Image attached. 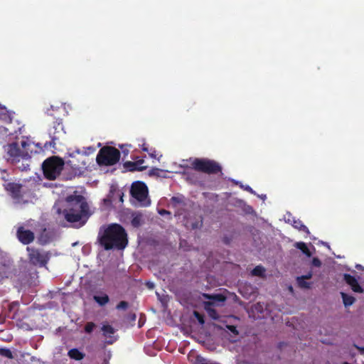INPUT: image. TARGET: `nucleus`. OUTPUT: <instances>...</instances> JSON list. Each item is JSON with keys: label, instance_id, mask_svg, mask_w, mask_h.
Masks as SVG:
<instances>
[{"label": "nucleus", "instance_id": "18", "mask_svg": "<svg viewBox=\"0 0 364 364\" xmlns=\"http://www.w3.org/2000/svg\"><path fill=\"white\" fill-rule=\"evenodd\" d=\"M0 119L6 122H11L12 119L11 113L9 112L6 108L0 105Z\"/></svg>", "mask_w": 364, "mask_h": 364}, {"label": "nucleus", "instance_id": "13", "mask_svg": "<svg viewBox=\"0 0 364 364\" xmlns=\"http://www.w3.org/2000/svg\"><path fill=\"white\" fill-rule=\"evenodd\" d=\"M16 234L19 241L25 245L31 243L34 240L33 232L25 229L23 227L18 228Z\"/></svg>", "mask_w": 364, "mask_h": 364}, {"label": "nucleus", "instance_id": "22", "mask_svg": "<svg viewBox=\"0 0 364 364\" xmlns=\"http://www.w3.org/2000/svg\"><path fill=\"white\" fill-rule=\"evenodd\" d=\"M142 215L140 214H136L133 216V218L132 220V226L135 228H138L142 224Z\"/></svg>", "mask_w": 364, "mask_h": 364}, {"label": "nucleus", "instance_id": "7", "mask_svg": "<svg viewBox=\"0 0 364 364\" xmlns=\"http://www.w3.org/2000/svg\"><path fill=\"white\" fill-rule=\"evenodd\" d=\"M64 163L58 158L46 159L42 164V169L45 177L49 180L55 179L60 173Z\"/></svg>", "mask_w": 364, "mask_h": 364}, {"label": "nucleus", "instance_id": "20", "mask_svg": "<svg viewBox=\"0 0 364 364\" xmlns=\"http://www.w3.org/2000/svg\"><path fill=\"white\" fill-rule=\"evenodd\" d=\"M343 304L346 307L351 306L355 301V299L349 294H347L344 292L341 293Z\"/></svg>", "mask_w": 364, "mask_h": 364}, {"label": "nucleus", "instance_id": "35", "mask_svg": "<svg viewBox=\"0 0 364 364\" xmlns=\"http://www.w3.org/2000/svg\"><path fill=\"white\" fill-rule=\"evenodd\" d=\"M162 171L160 170L159 168H153L151 171H150V174L151 175H155V176H159V173L161 172Z\"/></svg>", "mask_w": 364, "mask_h": 364}, {"label": "nucleus", "instance_id": "52", "mask_svg": "<svg viewBox=\"0 0 364 364\" xmlns=\"http://www.w3.org/2000/svg\"><path fill=\"white\" fill-rule=\"evenodd\" d=\"M136 169H138L137 168L134 167L133 168H132V170H136Z\"/></svg>", "mask_w": 364, "mask_h": 364}, {"label": "nucleus", "instance_id": "23", "mask_svg": "<svg viewBox=\"0 0 364 364\" xmlns=\"http://www.w3.org/2000/svg\"><path fill=\"white\" fill-rule=\"evenodd\" d=\"M296 282L299 287L302 289H309L311 287V283L306 282V279L301 277H298Z\"/></svg>", "mask_w": 364, "mask_h": 364}, {"label": "nucleus", "instance_id": "45", "mask_svg": "<svg viewBox=\"0 0 364 364\" xmlns=\"http://www.w3.org/2000/svg\"><path fill=\"white\" fill-rule=\"evenodd\" d=\"M125 165H126V166L132 165V166H136V164H134V163H131V162H127V163L125 164Z\"/></svg>", "mask_w": 364, "mask_h": 364}, {"label": "nucleus", "instance_id": "40", "mask_svg": "<svg viewBox=\"0 0 364 364\" xmlns=\"http://www.w3.org/2000/svg\"><path fill=\"white\" fill-rule=\"evenodd\" d=\"M301 277L304 278L305 279H309L312 277V273L309 272L306 275L301 276Z\"/></svg>", "mask_w": 364, "mask_h": 364}, {"label": "nucleus", "instance_id": "12", "mask_svg": "<svg viewBox=\"0 0 364 364\" xmlns=\"http://www.w3.org/2000/svg\"><path fill=\"white\" fill-rule=\"evenodd\" d=\"M101 330L107 344H112L117 341V337L115 336L116 330L111 325L103 323Z\"/></svg>", "mask_w": 364, "mask_h": 364}, {"label": "nucleus", "instance_id": "21", "mask_svg": "<svg viewBox=\"0 0 364 364\" xmlns=\"http://www.w3.org/2000/svg\"><path fill=\"white\" fill-rule=\"evenodd\" d=\"M68 355L70 358L80 360L84 358V354L82 353L78 349L73 348L68 351Z\"/></svg>", "mask_w": 364, "mask_h": 364}, {"label": "nucleus", "instance_id": "36", "mask_svg": "<svg viewBox=\"0 0 364 364\" xmlns=\"http://www.w3.org/2000/svg\"><path fill=\"white\" fill-rule=\"evenodd\" d=\"M227 327H228V328L231 332H232V333H235V334H237V329H236V327H235V326H228Z\"/></svg>", "mask_w": 364, "mask_h": 364}, {"label": "nucleus", "instance_id": "33", "mask_svg": "<svg viewBox=\"0 0 364 364\" xmlns=\"http://www.w3.org/2000/svg\"><path fill=\"white\" fill-rule=\"evenodd\" d=\"M194 315L200 324L204 323V322H205L204 319H203V316L199 313H198L197 311H194Z\"/></svg>", "mask_w": 364, "mask_h": 364}, {"label": "nucleus", "instance_id": "27", "mask_svg": "<svg viewBox=\"0 0 364 364\" xmlns=\"http://www.w3.org/2000/svg\"><path fill=\"white\" fill-rule=\"evenodd\" d=\"M0 355L2 356H4V357L9 358H13L11 351L9 349H6V348H1L0 349Z\"/></svg>", "mask_w": 364, "mask_h": 364}, {"label": "nucleus", "instance_id": "50", "mask_svg": "<svg viewBox=\"0 0 364 364\" xmlns=\"http://www.w3.org/2000/svg\"><path fill=\"white\" fill-rule=\"evenodd\" d=\"M50 109H51L52 110H55V109H56L57 108H56V107H54L53 105H50Z\"/></svg>", "mask_w": 364, "mask_h": 364}, {"label": "nucleus", "instance_id": "48", "mask_svg": "<svg viewBox=\"0 0 364 364\" xmlns=\"http://www.w3.org/2000/svg\"><path fill=\"white\" fill-rule=\"evenodd\" d=\"M49 111H50V109H48L46 111L47 114L52 115V113H50Z\"/></svg>", "mask_w": 364, "mask_h": 364}, {"label": "nucleus", "instance_id": "51", "mask_svg": "<svg viewBox=\"0 0 364 364\" xmlns=\"http://www.w3.org/2000/svg\"><path fill=\"white\" fill-rule=\"evenodd\" d=\"M77 245V242H74V243H73V246H75V245Z\"/></svg>", "mask_w": 364, "mask_h": 364}, {"label": "nucleus", "instance_id": "14", "mask_svg": "<svg viewBox=\"0 0 364 364\" xmlns=\"http://www.w3.org/2000/svg\"><path fill=\"white\" fill-rule=\"evenodd\" d=\"M343 279L351 287V289L356 293H363L364 289L359 284L357 279L348 274H343Z\"/></svg>", "mask_w": 364, "mask_h": 364}, {"label": "nucleus", "instance_id": "34", "mask_svg": "<svg viewBox=\"0 0 364 364\" xmlns=\"http://www.w3.org/2000/svg\"><path fill=\"white\" fill-rule=\"evenodd\" d=\"M312 265H314V267H319L321 265V262L317 257H314L312 259Z\"/></svg>", "mask_w": 364, "mask_h": 364}, {"label": "nucleus", "instance_id": "15", "mask_svg": "<svg viewBox=\"0 0 364 364\" xmlns=\"http://www.w3.org/2000/svg\"><path fill=\"white\" fill-rule=\"evenodd\" d=\"M285 220L291 224L295 228L303 230L304 232H306L307 234H309V230L306 226H305L302 222L298 219H296L294 217H293L291 214H287L285 216Z\"/></svg>", "mask_w": 364, "mask_h": 364}, {"label": "nucleus", "instance_id": "55", "mask_svg": "<svg viewBox=\"0 0 364 364\" xmlns=\"http://www.w3.org/2000/svg\"><path fill=\"white\" fill-rule=\"evenodd\" d=\"M363 350H364V348H363Z\"/></svg>", "mask_w": 364, "mask_h": 364}, {"label": "nucleus", "instance_id": "4", "mask_svg": "<svg viewBox=\"0 0 364 364\" xmlns=\"http://www.w3.org/2000/svg\"><path fill=\"white\" fill-rule=\"evenodd\" d=\"M148 193V188L144 183L141 181L134 182L130 189L132 203L138 207L149 206L151 204V200Z\"/></svg>", "mask_w": 364, "mask_h": 364}, {"label": "nucleus", "instance_id": "32", "mask_svg": "<svg viewBox=\"0 0 364 364\" xmlns=\"http://www.w3.org/2000/svg\"><path fill=\"white\" fill-rule=\"evenodd\" d=\"M127 307H128V303L124 301H120L117 306V309L119 310H121V309L125 310L127 309Z\"/></svg>", "mask_w": 364, "mask_h": 364}, {"label": "nucleus", "instance_id": "16", "mask_svg": "<svg viewBox=\"0 0 364 364\" xmlns=\"http://www.w3.org/2000/svg\"><path fill=\"white\" fill-rule=\"evenodd\" d=\"M4 188L8 191L13 198H17L20 196L21 185L15 183L8 182L3 184Z\"/></svg>", "mask_w": 364, "mask_h": 364}, {"label": "nucleus", "instance_id": "30", "mask_svg": "<svg viewBox=\"0 0 364 364\" xmlns=\"http://www.w3.org/2000/svg\"><path fill=\"white\" fill-rule=\"evenodd\" d=\"M95 327V324L92 322H88L86 325H85V331L86 333H91L94 328Z\"/></svg>", "mask_w": 364, "mask_h": 364}, {"label": "nucleus", "instance_id": "29", "mask_svg": "<svg viewBox=\"0 0 364 364\" xmlns=\"http://www.w3.org/2000/svg\"><path fill=\"white\" fill-rule=\"evenodd\" d=\"M235 183H236V184L240 185V186L242 188H243L244 190H245V191H247L250 192V193L254 194V195H255V194H256L255 191H254V190H253V189H252L250 186H248V185H245V186H244V185H242V184L240 182H239V181H235Z\"/></svg>", "mask_w": 364, "mask_h": 364}, {"label": "nucleus", "instance_id": "3", "mask_svg": "<svg viewBox=\"0 0 364 364\" xmlns=\"http://www.w3.org/2000/svg\"><path fill=\"white\" fill-rule=\"evenodd\" d=\"M100 243L105 250H123L127 245V233L121 225L112 224L105 230Z\"/></svg>", "mask_w": 364, "mask_h": 364}, {"label": "nucleus", "instance_id": "47", "mask_svg": "<svg viewBox=\"0 0 364 364\" xmlns=\"http://www.w3.org/2000/svg\"><path fill=\"white\" fill-rule=\"evenodd\" d=\"M87 150L90 151L91 152H93L94 151V149L92 148V147H88L87 148Z\"/></svg>", "mask_w": 364, "mask_h": 364}, {"label": "nucleus", "instance_id": "53", "mask_svg": "<svg viewBox=\"0 0 364 364\" xmlns=\"http://www.w3.org/2000/svg\"><path fill=\"white\" fill-rule=\"evenodd\" d=\"M289 290L292 291V287H289Z\"/></svg>", "mask_w": 364, "mask_h": 364}, {"label": "nucleus", "instance_id": "1", "mask_svg": "<svg viewBox=\"0 0 364 364\" xmlns=\"http://www.w3.org/2000/svg\"><path fill=\"white\" fill-rule=\"evenodd\" d=\"M53 209L58 215L63 213L66 220L75 228L84 225L92 215L87 203L80 195L68 196L65 200V208L63 212L58 208L57 204L54 205Z\"/></svg>", "mask_w": 364, "mask_h": 364}, {"label": "nucleus", "instance_id": "25", "mask_svg": "<svg viewBox=\"0 0 364 364\" xmlns=\"http://www.w3.org/2000/svg\"><path fill=\"white\" fill-rule=\"evenodd\" d=\"M9 273V271L8 265H4L2 267H1L0 268V281L4 278L8 277Z\"/></svg>", "mask_w": 364, "mask_h": 364}, {"label": "nucleus", "instance_id": "8", "mask_svg": "<svg viewBox=\"0 0 364 364\" xmlns=\"http://www.w3.org/2000/svg\"><path fill=\"white\" fill-rule=\"evenodd\" d=\"M193 168L208 173H215L220 171V166L214 161L206 159H196L192 162Z\"/></svg>", "mask_w": 364, "mask_h": 364}, {"label": "nucleus", "instance_id": "10", "mask_svg": "<svg viewBox=\"0 0 364 364\" xmlns=\"http://www.w3.org/2000/svg\"><path fill=\"white\" fill-rule=\"evenodd\" d=\"M48 134L51 141L49 142L50 146H54L56 142L61 139L65 134L64 127L61 120H57L48 129Z\"/></svg>", "mask_w": 364, "mask_h": 364}, {"label": "nucleus", "instance_id": "9", "mask_svg": "<svg viewBox=\"0 0 364 364\" xmlns=\"http://www.w3.org/2000/svg\"><path fill=\"white\" fill-rule=\"evenodd\" d=\"M26 250L28 252L29 262L32 264L43 267L48 263L50 259V255L48 252L30 247H28Z\"/></svg>", "mask_w": 364, "mask_h": 364}, {"label": "nucleus", "instance_id": "26", "mask_svg": "<svg viewBox=\"0 0 364 364\" xmlns=\"http://www.w3.org/2000/svg\"><path fill=\"white\" fill-rule=\"evenodd\" d=\"M264 272V269L261 266H257L252 271V275L262 276Z\"/></svg>", "mask_w": 364, "mask_h": 364}, {"label": "nucleus", "instance_id": "19", "mask_svg": "<svg viewBox=\"0 0 364 364\" xmlns=\"http://www.w3.org/2000/svg\"><path fill=\"white\" fill-rule=\"evenodd\" d=\"M94 300L101 306H105L107 304L109 301V298L107 294L101 293L97 295H95L93 296Z\"/></svg>", "mask_w": 364, "mask_h": 364}, {"label": "nucleus", "instance_id": "6", "mask_svg": "<svg viewBox=\"0 0 364 364\" xmlns=\"http://www.w3.org/2000/svg\"><path fill=\"white\" fill-rule=\"evenodd\" d=\"M119 158L120 153L118 149L111 146H105L100 150L96 160L100 165L112 166L117 164Z\"/></svg>", "mask_w": 364, "mask_h": 364}, {"label": "nucleus", "instance_id": "39", "mask_svg": "<svg viewBox=\"0 0 364 364\" xmlns=\"http://www.w3.org/2000/svg\"><path fill=\"white\" fill-rule=\"evenodd\" d=\"M304 255H306L307 257H310L311 256V252L310 250L306 247V249L303 252Z\"/></svg>", "mask_w": 364, "mask_h": 364}, {"label": "nucleus", "instance_id": "17", "mask_svg": "<svg viewBox=\"0 0 364 364\" xmlns=\"http://www.w3.org/2000/svg\"><path fill=\"white\" fill-rule=\"evenodd\" d=\"M115 196L119 197L120 201H123L122 193L120 192V191L111 189L109 194L107 196L106 198L103 200L104 203L107 206L110 205L112 203V202L115 200Z\"/></svg>", "mask_w": 364, "mask_h": 364}, {"label": "nucleus", "instance_id": "38", "mask_svg": "<svg viewBox=\"0 0 364 364\" xmlns=\"http://www.w3.org/2000/svg\"><path fill=\"white\" fill-rule=\"evenodd\" d=\"M124 145H119V148L122 149V152L124 155H127L129 153V150L127 149L124 148Z\"/></svg>", "mask_w": 364, "mask_h": 364}, {"label": "nucleus", "instance_id": "37", "mask_svg": "<svg viewBox=\"0 0 364 364\" xmlns=\"http://www.w3.org/2000/svg\"><path fill=\"white\" fill-rule=\"evenodd\" d=\"M159 213L161 215H170V212H168V210H164V209L159 210Z\"/></svg>", "mask_w": 364, "mask_h": 364}, {"label": "nucleus", "instance_id": "11", "mask_svg": "<svg viewBox=\"0 0 364 364\" xmlns=\"http://www.w3.org/2000/svg\"><path fill=\"white\" fill-rule=\"evenodd\" d=\"M203 297L204 299H208V301H204V304L210 305L212 306H222L224 305V303L226 301V297L221 294H203Z\"/></svg>", "mask_w": 364, "mask_h": 364}, {"label": "nucleus", "instance_id": "46", "mask_svg": "<svg viewBox=\"0 0 364 364\" xmlns=\"http://www.w3.org/2000/svg\"><path fill=\"white\" fill-rule=\"evenodd\" d=\"M260 198H262V200H265L266 199V195H261V196H258Z\"/></svg>", "mask_w": 364, "mask_h": 364}, {"label": "nucleus", "instance_id": "24", "mask_svg": "<svg viewBox=\"0 0 364 364\" xmlns=\"http://www.w3.org/2000/svg\"><path fill=\"white\" fill-rule=\"evenodd\" d=\"M205 309L208 311L210 316H211L213 319H218V315L215 309H213L212 306L204 304Z\"/></svg>", "mask_w": 364, "mask_h": 364}, {"label": "nucleus", "instance_id": "43", "mask_svg": "<svg viewBox=\"0 0 364 364\" xmlns=\"http://www.w3.org/2000/svg\"><path fill=\"white\" fill-rule=\"evenodd\" d=\"M146 285H147V287H148L149 289H153V288H154V283L150 282H147V283H146Z\"/></svg>", "mask_w": 364, "mask_h": 364}, {"label": "nucleus", "instance_id": "2", "mask_svg": "<svg viewBox=\"0 0 364 364\" xmlns=\"http://www.w3.org/2000/svg\"><path fill=\"white\" fill-rule=\"evenodd\" d=\"M31 143L21 140V143L13 142L4 146L6 152L5 158L7 161L16 165L21 171H26L29 166L31 158L29 149Z\"/></svg>", "mask_w": 364, "mask_h": 364}, {"label": "nucleus", "instance_id": "42", "mask_svg": "<svg viewBox=\"0 0 364 364\" xmlns=\"http://www.w3.org/2000/svg\"><path fill=\"white\" fill-rule=\"evenodd\" d=\"M1 173H2L1 179H2L3 181H4V183H8V182H7L8 179H6V173H5V171H3L1 172Z\"/></svg>", "mask_w": 364, "mask_h": 364}, {"label": "nucleus", "instance_id": "54", "mask_svg": "<svg viewBox=\"0 0 364 364\" xmlns=\"http://www.w3.org/2000/svg\"><path fill=\"white\" fill-rule=\"evenodd\" d=\"M345 364H348L347 363H346Z\"/></svg>", "mask_w": 364, "mask_h": 364}, {"label": "nucleus", "instance_id": "5", "mask_svg": "<svg viewBox=\"0 0 364 364\" xmlns=\"http://www.w3.org/2000/svg\"><path fill=\"white\" fill-rule=\"evenodd\" d=\"M86 151H81L79 149H76L73 152H69V159L67 161V164L70 165V167L75 171V173H81L87 169L89 164V159L87 158Z\"/></svg>", "mask_w": 364, "mask_h": 364}, {"label": "nucleus", "instance_id": "28", "mask_svg": "<svg viewBox=\"0 0 364 364\" xmlns=\"http://www.w3.org/2000/svg\"><path fill=\"white\" fill-rule=\"evenodd\" d=\"M184 198L182 196H173L171 198V202L174 205L181 204L183 203Z\"/></svg>", "mask_w": 364, "mask_h": 364}, {"label": "nucleus", "instance_id": "31", "mask_svg": "<svg viewBox=\"0 0 364 364\" xmlns=\"http://www.w3.org/2000/svg\"><path fill=\"white\" fill-rule=\"evenodd\" d=\"M295 247L300 250L302 252L306 249V245L303 242H298L295 243Z\"/></svg>", "mask_w": 364, "mask_h": 364}, {"label": "nucleus", "instance_id": "44", "mask_svg": "<svg viewBox=\"0 0 364 364\" xmlns=\"http://www.w3.org/2000/svg\"><path fill=\"white\" fill-rule=\"evenodd\" d=\"M141 149L144 151H148V148L147 146H146V144L144 143L142 145H141Z\"/></svg>", "mask_w": 364, "mask_h": 364}, {"label": "nucleus", "instance_id": "41", "mask_svg": "<svg viewBox=\"0 0 364 364\" xmlns=\"http://www.w3.org/2000/svg\"><path fill=\"white\" fill-rule=\"evenodd\" d=\"M151 151L149 153V156L151 158H156V150L155 149H151Z\"/></svg>", "mask_w": 364, "mask_h": 364}, {"label": "nucleus", "instance_id": "49", "mask_svg": "<svg viewBox=\"0 0 364 364\" xmlns=\"http://www.w3.org/2000/svg\"><path fill=\"white\" fill-rule=\"evenodd\" d=\"M356 268L358 269H361L362 268V266L360 264H357L356 265Z\"/></svg>", "mask_w": 364, "mask_h": 364}]
</instances>
